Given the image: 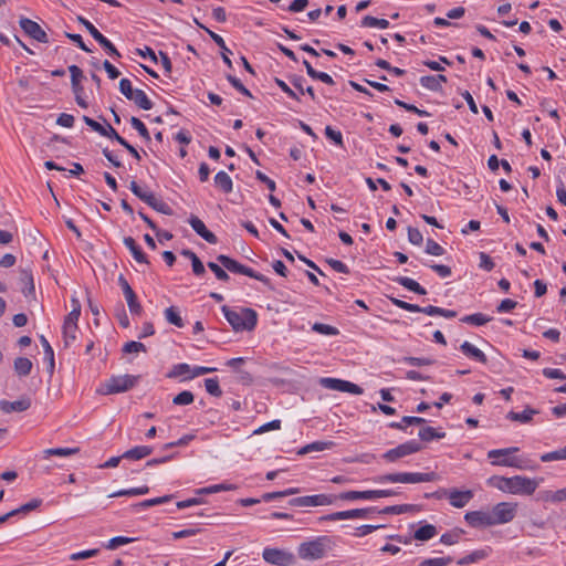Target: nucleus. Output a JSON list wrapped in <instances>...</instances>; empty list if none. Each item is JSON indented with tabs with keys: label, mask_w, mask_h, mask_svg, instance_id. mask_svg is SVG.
<instances>
[{
	"label": "nucleus",
	"mask_w": 566,
	"mask_h": 566,
	"mask_svg": "<svg viewBox=\"0 0 566 566\" xmlns=\"http://www.w3.org/2000/svg\"><path fill=\"white\" fill-rule=\"evenodd\" d=\"M335 542L332 536L321 535L311 541L303 542L297 547V555L304 560L322 559L332 551Z\"/></svg>",
	"instance_id": "f257e3e1"
},
{
	"label": "nucleus",
	"mask_w": 566,
	"mask_h": 566,
	"mask_svg": "<svg viewBox=\"0 0 566 566\" xmlns=\"http://www.w3.org/2000/svg\"><path fill=\"white\" fill-rule=\"evenodd\" d=\"M222 312L235 332L252 331L256 325L258 314L252 308H241L240 311H235L223 305Z\"/></svg>",
	"instance_id": "f03ea898"
},
{
	"label": "nucleus",
	"mask_w": 566,
	"mask_h": 566,
	"mask_svg": "<svg viewBox=\"0 0 566 566\" xmlns=\"http://www.w3.org/2000/svg\"><path fill=\"white\" fill-rule=\"evenodd\" d=\"M438 478L439 476L436 472H400L379 475L375 479V481L378 483H421L433 482L437 481Z\"/></svg>",
	"instance_id": "7ed1b4c3"
},
{
	"label": "nucleus",
	"mask_w": 566,
	"mask_h": 566,
	"mask_svg": "<svg viewBox=\"0 0 566 566\" xmlns=\"http://www.w3.org/2000/svg\"><path fill=\"white\" fill-rule=\"evenodd\" d=\"M217 261L228 271L237 274L247 275L255 279L266 285L269 289H273L271 281L261 273L255 272L253 269L239 263L237 260L231 259L228 255L219 254Z\"/></svg>",
	"instance_id": "20e7f679"
},
{
	"label": "nucleus",
	"mask_w": 566,
	"mask_h": 566,
	"mask_svg": "<svg viewBox=\"0 0 566 566\" xmlns=\"http://www.w3.org/2000/svg\"><path fill=\"white\" fill-rule=\"evenodd\" d=\"M537 486V480L522 475H515L512 478H506L503 492L511 494L531 495L536 491Z\"/></svg>",
	"instance_id": "39448f33"
},
{
	"label": "nucleus",
	"mask_w": 566,
	"mask_h": 566,
	"mask_svg": "<svg viewBox=\"0 0 566 566\" xmlns=\"http://www.w3.org/2000/svg\"><path fill=\"white\" fill-rule=\"evenodd\" d=\"M518 448H505V449H494L489 451L488 458L492 460L493 465H502V467H511L516 469H526L527 465L524 464L523 461L516 458H510L509 455L517 452Z\"/></svg>",
	"instance_id": "423d86ee"
},
{
	"label": "nucleus",
	"mask_w": 566,
	"mask_h": 566,
	"mask_svg": "<svg viewBox=\"0 0 566 566\" xmlns=\"http://www.w3.org/2000/svg\"><path fill=\"white\" fill-rule=\"evenodd\" d=\"M136 379V377L130 375L113 376L103 385V394L125 392L135 386Z\"/></svg>",
	"instance_id": "0eeeda50"
},
{
	"label": "nucleus",
	"mask_w": 566,
	"mask_h": 566,
	"mask_svg": "<svg viewBox=\"0 0 566 566\" xmlns=\"http://www.w3.org/2000/svg\"><path fill=\"white\" fill-rule=\"evenodd\" d=\"M376 513V507L353 509L348 511H339L323 515L318 518L319 522H335L350 518H368L370 514Z\"/></svg>",
	"instance_id": "6e6552de"
},
{
	"label": "nucleus",
	"mask_w": 566,
	"mask_h": 566,
	"mask_svg": "<svg viewBox=\"0 0 566 566\" xmlns=\"http://www.w3.org/2000/svg\"><path fill=\"white\" fill-rule=\"evenodd\" d=\"M78 22L90 32L94 40L113 57H120V53L114 44L104 36L87 19L83 17L77 18Z\"/></svg>",
	"instance_id": "1a4fd4ad"
},
{
	"label": "nucleus",
	"mask_w": 566,
	"mask_h": 566,
	"mask_svg": "<svg viewBox=\"0 0 566 566\" xmlns=\"http://www.w3.org/2000/svg\"><path fill=\"white\" fill-rule=\"evenodd\" d=\"M422 450V446L416 441H407L405 443L399 444L398 447L388 450L382 454V458L387 460L388 462H395L399 460L400 458L410 455L412 453L419 452Z\"/></svg>",
	"instance_id": "9d476101"
},
{
	"label": "nucleus",
	"mask_w": 566,
	"mask_h": 566,
	"mask_svg": "<svg viewBox=\"0 0 566 566\" xmlns=\"http://www.w3.org/2000/svg\"><path fill=\"white\" fill-rule=\"evenodd\" d=\"M262 557L266 563L276 566H290L295 562L292 553L279 548H264Z\"/></svg>",
	"instance_id": "9b49d317"
},
{
	"label": "nucleus",
	"mask_w": 566,
	"mask_h": 566,
	"mask_svg": "<svg viewBox=\"0 0 566 566\" xmlns=\"http://www.w3.org/2000/svg\"><path fill=\"white\" fill-rule=\"evenodd\" d=\"M321 385L331 390L349 392L353 395H361L364 391L363 388L359 387L358 385L338 378H322Z\"/></svg>",
	"instance_id": "f8f14e48"
},
{
	"label": "nucleus",
	"mask_w": 566,
	"mask_h": 566,
	"mask_svg": "<svg viewBox=\"0 0 566 566\" xmlns=\"http://www.w3.org/2000/svg\"><path fill=\"white\" fill-rule=\"evenodd\" d=\"M516 503L501 502L493 507L492 517L496 524H505L514 520L516 515Z\"/></svg>",
	"instance_id": "ddd939ff"
},
{
	"label": "nucleus",
	"mask_w": 566,
	"mask_h": 566,
	"mask_svg": "<svg viewBox=\"0 0 566 566\" xmlns=\"http://www.w3.org/2000/svg\"><path fill=\"white\" fill-rule=\"evenodd\" d=\"M20 27L32 39L42 43L49 42L45 31L35 21H32L28 18H22L20 20Z\"/></svg>",
	"instance_id": "4468645a"
},
{
	"label": "nucleus",
	"mask_w": 566,
	"mask_h": 566,
	"mask_svg": "<svg viewBox=\"0 0 566 566\" xmlns=\"http://www.w3.org/2000/svg\"><path fill=\"white\" fill-rule=\"evenodd\" d=\"M118 281H119V285L123 290V293L126 298V302H127L130 313L134 315H140L143 308H142V305L139 304V302L137 301V296H136L135 292L133 291V289L130 287V285L124 279L123 275L119 276Z\"/></svg>",
	"instance_id": "2eb2a0df"
},
{
	"label": "nucleus",
	"mask_w": 566,
	"mask_h": 566,
	"mask_svg": "<svg viewBox=\"0 0 566 566\" xmlns=\"http://www.w3.org/2000/svg\"><path fill=\"white\" fill-rule=\"evenodd\" d=\"M464 520L472 527H481V526H492L495 525V521H493L492 513L484 511H471L465 513Z\"/></svg>",
	"instance_id": "dca6fc26"
},
{
	"label": "nucleus",
	"mask_w": 566,
	"mask_h": 566,
	"mask_svg": "<svg viewBox=\"0 0 566 566\" xmlns=\"http://www.w3.org/2000/svg\"><path fill=\"white\" fill-rule=\"evenodd\" d=\"M443 494H448L450 504L453 507L462 509L464 507L473 497V492L471 490L460 491L458 489L451 490H442Z\"/></svg>",
	"instance_id": "f3484780"
},
{
	"label": "nucleus",
	"mask_w": 566,
	"mask_h": 566,
	"mask_svg": "<svg viewBox=\"0 0 566 566\" xmlns=\"http://www.w3.org/2000/svg\"><path fill=\"white\" fill-rule=\"evenodd\" d=\"M189 223L193 231H196V233L199 234L207 242L211 244H216L218 242L216 234L209 231L205 226L203 221L199 219L197 216L191 214L189 218Z\"/></svg>",
	"instance_id": "a211bd4d"
},
{
	"label": "nucleus",
	"mask_w": 566,
	"mask_h": 566,
	"mask_svg": "<svg viewBox=\"0 0 566 566\" xmlns=\"http://www.w3.org/2000/svg\"><path fill=\"white\" fill-rule=\"evenodd\" d=\"M213 367H201L197 366L191 368L188 364H179V378L180 380H189L197 376L206 375L214 371Z\"/></svg>",
	"instance_id": "6ab92c4d"
},
{
	"label": "nucleus",
	"mask_w": 566,
	"mask_h": 566,
	"mask_svg": "<svg viewBox=\"0 0 566 566\" xmlns=\"http://www.w3.org/2000/svg\"><path fill=\"white\" fill-rule=\"evenodd\" d=\"M30 406L31 401L29 398H22L15 401H0V409L6 413L25 411L30 408Z\"/></svg>",
	"instance_id": "aec40b11"
},
{
	"label": "nucleus",
	"mask_w": 566,
	"mask_h": 566,
	"mask_svg": "<svg viewBox=\"0 0 566 566\" xmlns=\"http://www.w3.org/2000/svg\"><path fill=\"white\" fill-rule=\"evenodd\" d=\"M335 495L316 494L302 496V506H324L335 502Z\"/></svg>",
	"instance_id": "412c9836"
},
{
	"label": "nucleus",
	"mask_w": 566,
	"mask_h": 566,
	"mask_svg": "<svg viewBox=\"0 0 566 566\" xmlns=\"http://www.w3.org/2000/svg\"><path fill=\"white\" fill-rule=\"evenodd\" d=\"M196 23L205 29L207 31V33L210 35V38L213 40V42L218 45V46H221V56H222V60L223 62L228 65V67H232V61L230 60L229 55L231 53V51L227 48L226 45V42L224 40L222 39V36H220L219 34L212 32L211 30L207 29L206 27H203L202 24H200L197 20H196Z\"/></svg>",
	"instance_id": "4be33fe9"
},
{
	"label": "nucleus",
	"mask_w": 566,
	"mask_h": 566,
	"mask_svg": "<svg viewBox=\"0 0 566 566\" xmlns=\"http://www.w3.org/2000/svg\"><path fill=\"white\" fill-rule=\"evenodd\" d=\"M537 413H539L537 409L527 406L522 412L510 411L506 415V419L521 423H530Z\"/></svg>",
	"instance_id": "5701e85b"
},
{
	"label": "nucleus",
	"mask_w": 566,
	"mask_h": 566,
	"mask_svg": "<svg viewBox=\"0 0 566 566\" xmlns=\"http://www.w3.org/2000/svg\"><path fill=\"white\" fill-rule=\"evenodd\" d=\"M460 349L465 356L471 357L482 364H486L488 361L485 354L469 342L462 343Z\"/></svg>",
	"instance_id": "b1692460"
},
{
	"label": "nucleus",
	"mask_w": 566,
	"mask_h": 566,
	"mask_svg": "<svg viewBox=\"0 0 566 566\" xmlns=\"http://www.w3.org/2000/svg\"><path fill=\"white\" fill-rule=\"evenodd\" d=\"M180 254L190 259L192 272L196 276H202L206 274L205 265L195 252L189 249H184Z\"/></svg>",
	"instance_id": "393cba45"
},
{
	"label": "nucleus",
	"mask_w": 566,
	"mask_h": 566,
	"mask_svg": "<svg viewBox=\"0 0 566 566\" xmlns=\"http://www.w3.org/2000/svg\"><path fill=\"white\" fill-rule=\"evenodd\" d=\"M336 499L343 501H355V500H374L373 490L367 491H346L342 492L338 495H335Z\"/></svg>",
	"instance_id": "a878e982"
},
{
	"label": "nucleus",
	"mask_w": 566,
	"mask_h": 566,
	"mask_svg": "<svg viewBox=\"0 0 566 566\" xmlns=\"http://www.w3.org/2000/svg\"><path fill=\"white\" fill-rule=\"evenodd\" d=\"M124 244L130 251L136 262L147 263L145 253L132 237L124 238Z\"/></svg>",
	"instance_id": "bb28decb"
},
{
	"label": "nucleus",
	"mask_w": 566,
	"mask_h": 566,
	"mask_svg": "<svg viewBox=\"0 0 566 566\" xmlns=\"http://www.w3.org/2000/svg\"><path fill=\"white\" fill-rule=\"evenodd\" d=\"M335 446L333 441H315L301 448L297 454H307L310 452H319L327 449H332Z\"/></svg>",
	"instance_id": "cd10ccee"
},
{
	"label": "nucleus",
	"mask_w": 566,
	"mask_h": 566,
	"mask_svg": "<svg viewBox=\"0 0 566 566\" xmlns=\"http://www.w3.org/2000/svg\"><path fill=\"white\" fill-rule=\"evenodd\" d=\"M214 185L224 193H230L233 189L232 179L226 171H219L214 176Z\"/></svg>",
	"instance_id": "c85d7f7f"
},
{
	"label": "nucleus",
	"mask_w": 566,
	"mask_h": 566,
	"mask_svg": "<svg viewBox=\"0 0 566 566\" xmlns=\"http://www.w3.org/2000/svg\"><path fill=\"white\" fill-rule=\"evenodd\" d=\"M394 281L416 294L424 295L427 293V291L418 282L410 277L398 276Z\"/></svg>",
	"instance_id": "c756f323"
},
{
	"label": "nucleus",
	"mask_w": 566,
	"mask_h": 566,
	"mask_svg": "<svg viewBox=\"0 0 566 566\" xmlns=\"http://www.w3.org/2000/svg\"><path fill=\"white\" fill-rule=\"evenodd\" d=\"M153 449L147 446H138L123 453L122 458L129 460H140L151 453Z\"/></svg>",
	"instance_id": "7c9ffc66"
},
{
	"label": "nucleus",
	"mask_w": 566,
	"mask_h": 566,
	"mask_svg": "<svg viewBox=\"0 0 566 566\" xmlns=\"http://www.w3.org/2000/svg\"><path fill=\"white\" fill-rule=\"evenodd\" d=\"M129 101H133L142 109L149 111L153 108V102L143 90L136 88Z\"/></svg>",
	"instance_id": "2f4dec72"
},
{
	"label": "nucleus",
	"mask_w": 566,
	"mask_h": 566,
	"mask_svg": "<svg viewBox=\"0 0 566 566\" xmlns=\"http://www.w3.org/2000/svg\"><path fill=\"white\" fill-rule=\"evenodd\" d=\"M437 535V528L432 524H426L420 526L413 534L417 541H429Z\"/></svg>",
	"instance_id": "473e14b6"
},
{
	"label": "nucleus",
	"mask_w": 566,
	"mask_h": 566,
	"mask_svg": "<svg viewBox=\"0 0 566 566\" xmlns=\"http://www.w3.org/2000/svg\"><path fill=\"white\" fill-rule=\"evenodd\" d=\"M488 556H489L488 549H476V551L472 552L471 554L460 558L458 560V564L461 566H465V565L482 560V559L486 558Z\"/></svg>",
	"instance_id": "72a5a7b5"
},
{
	"label": "nucleus",
	"mask_w": 566,
	"mask_h": 566,
	"mask_svg": "<svg viewBox=\"0 0 566 566\" xmlns=\"http://www.w3.org/2000/svg\"><path fill=\"white\" fill-rule=\"evenodd\" d=\"M418 436L420 440L424 442L432 441L434 439H442L446 437L444 432H440L432 427H423L419 430Z\"/></svg>",
	"instance_id": "f704fd0d"
},
{
	"label": "nucleus",
	"mask_w": 566,
	"mask_h": 566,
	"mask_svg": "<svg viewBox=\"0 0 566 566\" xmlns=\"http://www.w3.org/2000/svg\"><path fill=\"white\" fill-rule=\"evenodd\" d=\"M32 369V361L27 357H18L14 360V370L19 376H28Z\"/></svg>",
	"instance_id": "c9c22d12"
},
{
	"label": "nucleus",
	"mask_w": 566,
	"mask_h": 566,
	"mask_svg": "<svg viewBox=\"0 0 566 566\" xmlns=\"http://www.w3.org/2000/svg\"><path fill=\"white\" fill-rule=\"evenodd\" d=\"M424 314L429 316H443L446 318H453L457 316V312L452 310H446L442 307L428 305L424 307Z\"/></svg>",
	"instance_id": "e433bc0d"
},
{
	"label": "nucleus",
	"mask_w": 566,
	"mask_h": 566,
	"mask_svg": "<svg viewBox=\"0 0 566 566\" xmlns=\"http://www.w3.org/2000/svg\"><path fill=\"white\" fill-rule=\"evenodd\" d=\"M78 451H80L78 448H52V449H45L43 451V457L45 459L51 455L70 457V455L78 453Z\"/></svg>",
	"instance_id": "4c0bfd02"
},
{
	"label": "nucleus",
	"mask_w": 566,
	"mask_h": 566,
	"mask_svg": "<svg viewBox=\"0 0 566 566\" xmlns=\"http://www.w3.org/2000/svg\"><path fill=\"white\" fill-rule=\"evenodd\" d=\"M234 489H235V486L232 484L221 483V484H216V485H211V486H207V488L197 489L195 491V493H196V495H207V494L218 493L221 491H230V490H234Z\"/></svg>",
	"instance_id": "58836bf2"
},
{
	"label": "nucleus",
	"mask_w": 566,
	"mask_h": 566,
	"mask_svg": "<svg viewBox=\"0 0 566 566\" xmlns=\"http://www.w3.org/2000/svg\"><path fill=\"white\" fill-rule=\"evenodd\" d=\"M129 189L136 197H138L140 200H143L147 205L153 200V198L155 196L153 192L143 189L136 181L130 182Z\"/></svg>",
	"instance_id": "ea45409f"
},
{
	"label": "nucleus",
	"mask_w": 566,
	"mask_h": 566,
	"mask_svg": "<svg viewBox=\"0 0 566 566\" xmlns=\"http://www.w3.org/2000/svg\"><path fill=\"white\" fill-rule=\"evenodd\" d=\"M77 324H63V339L65 346H70L76 339Z\"/></svg>",
	"instance_id": "a19ab883"
},
{
	"label": "nucleus",
	"mask_w": 566,
	"mask_h": 566,
	"mask_svg": "<svg viewBox=\"0 0 566 566\" xmlns=\"http://www.w3.org/2000/svg\"><path fill=\"white\" fill-rule=\"evenodd\" d=\"M492 318L482 314V313H474L471 315L463 316L461 318V322L475 325V326H482L486 323H489Z\"/></svg>",
	"instance_id": "79ce46f5"
},
{
	"label": "nucleus",
	"mask_w": 566,
	"mask_h": 566,
	"mask_svg": "<svg viewBox=\"0 0 566 566\" xmlns=\"http://www.w3.org/2000/svg\"><path fill=\"white\" fill-rule=\"evenodd\" d=\"M71 304H72V311L65 317L64 323L77 324L80 315H81L80 301L75 296H73L71 298Z\"/></svg>",
	"instance_id": "37998d69"
},
{
	"label": "nucleus",
	"mask_w": 566,
	"mask_h": 566,
	"mask_svg": "<svg viewBox=\"0 0 566 566\" xmlns=\"http://www.w3.org/2000/svg\"><path fill=\"white\" fill-rule=\"evenodd\" d=\"M361 25L367 28L386 29L389 27V21L386 19H378L371 15H365L361 20Z\"/></svg>",
	"instance_id": "c03bdc74"
},
{
	"label": "nucleus",
	"mask_w": 566,
	"mask_h": 566,
	"mask_svg": "<svg viewBox=\"0 0 566 566\" xmlns=\"http://www.w3.org/2000/svg\"><path fill=\"white\" fill-rule=\"evenodd\" d=\"M390 301L394 305H396L397 307H399L401 310H405L408 312H413V313H424V307H421L417 304H411V303H408V302H405V301H401V300L395 298V297H390Z\"/></svg>",
	"instance_id": "a18cd8bd"
},
{
	"label": "nucleus",
	"mask_w": 566,
	"mask_h": 566,
	"mask_svg": "<svg viewBox=\"0 0 566 566\" xmlns=\"http://www.w3.org/2000/svg\"><path fill=\"white\" fill-rule=\"evenodd\" d=\"M411 510H412V505L401 504V505L386 506L382 510L376 509V513H379V514H403Z\"/></svg>",
	"instance_id": "49530a36"
},
{
	"label": "nucleus",
	"mask_w": 566,
	"mask_h": 566,
	"mask_svg": "<svg viewBox=\"0 0 566 566\" xmlns=\"http://www.w3.org/2000/svg\"><path fill=\"white\" fill-rule=\"evenodd\" d=\"M566 460V447L541 455L542 462Z\"/></svg>",
	"instance_id": "de8ad7c7"
},
{
	"label": "nucleus",
	"mask_w": 566,
	"mask_h": 566,
	"mask_svg": "<svg viewBox=\"0 0 566 566\" xmlns=\"http://www.w3.org/2000/svg\"><path fill=\"white\" fill-rule=\"evenodd\" d=\"M420 84L430 91L440 92L442 90V85H440L434 75H426L420 77Z\"/></svg>",
	"instance_id": "09e8293b"
},
{
	"label": "nucleus",
	"mask_w": 566,
	"mask_h": 566,
	"mask_svg": "<svg viewBox=\"0 0 566 566\" xmlns=\"http://www.w3.org/2000/svg\"><path fill=\"white\" fill-rule=\"evenodd\" d=\"M205 387L208 394H210L213 397H221L222 390L219 386L218 378H208L205 380Z\"/></svg>",
	"instance_id": "8fccbe9b"
},
{
	"label": "nucleus",
	"mask_w": 566,
	"mask_h": 566,
	"mask_svg": "<svg viewBox=\"0 0 566 566\" xmlns=\"http://www.w3.org/2000/svg\"><path fill=\"white\" fill-rule=\"evenodd\" d=\"M312 329L318 334L328 336H335L339 334V331L336 327L323 323L313 324Z\"/></svg>",
	"instance_id": "3c124183"
},
{
	"label": "nucleus",
	"mask_w": 566,
	"mask_h": 566,
	"mask_svg": "<svg viewBox=\"0 0 566 566\" xmlns=\"http://www.w3.org/2000/svg\"><path fill=\"white\" fill-rule=\"evenodd\" d=\"M153 209L165 214H172V209L161 199L154 196L153 200L148 203Z\"/></svg>",
	"instance_id": "603ef678"
},
{
	"label": "nucleus",
	"mask_w": 566,
	"mask_h": 566,
	"mask_svg": "<svg viewBox=\"0 0 566 566\" xmlns=\"http://www.w3.org/2000/svg\"><path fill=\"white\" fill-rule=\"evenodd\" d=\"M453 562L450 556L447 557H434L422 560L418 566H447Z\"/></svg>",
	"instance_id": "864d4df0"
},
{
	"label": "nucleus",
	"mask_w": 566,
	"mask_h": 566,
	"mask_svg": "<svg viewBox=\"0 0 566 566\" xmlns=\"http://www.w3.org/2000/svg\"><path fill=\"white\" fill-rule=\"evenodd\" d=\"M133 541H134V538H130V537L116 536V537L111 538L107 542V544L105 545V547L107 549H116V548H118L122 545H126V544L132 543Z\"/></svg>",
	"instance_id": "5fc2aeb1"
},
{
	"label": "nucleus",
	"mask_w": 566,
	"mask_h": 566,
	"mask_svg": "<svg viewBox=\"0 0 566 566\" xmlns=\"http://www.w3.org/2000/svg\"><path fill=\"white\" fill-rule=\"evenodd\" d=\"M130 124L133 128H135L139 135L145 138L146 140L150 139L149 133L145 124L137 117H130Z\"/></svg>",
	"instance_id": "6e6d98bb"
},
{
	"label": "nucleus",
	"mask_w": 566,
	"mask_h": 566,
	"mask_svg": "<svg viewBox=\"0 0 566 566\" xmlns=\"http://www.w3.org/2000/svg\"><path fill=\"white\" fill-rule=\"evenodd\" d=\"M426 252L431 255H442L444 253V249L434 240L428 239L426 242Z\"/></svg>",
	"instance_id": "4d7b16f0"
},
{
	"label": "nucleus",
	"mask_w": 566,
	"mask_h": 566,
	"mask_svg": "<svg viewBox=\"0 0 566 566\" xmlns=\"http://www.w3.org/2000/svg\"><path fill=\"white\" fill-rule=\"evenodd\" d=\"M42 501L39 499H33L30 502L21 505L20 507L13 510L15 512V515L18 514H27L35 509H38L41 505Z\"/></svg>",
	"instance_id": "13d9d810"
},
{
	"label": "nucleus",
	"mask_w": 566,
	"mask_h": 566,
	"mask_svg": "<svg viewBox=\"0 0 566 566\" xmlns=\"http://www.w3.org/2000/svg\"><path fill=\"white\" fill-rule=\"evenodd\" d=\"M275 84L291 98L300 102V95L293 91L283 80L275 77L274 78Z\"/></svg>",
	"instance_id": "bf43d9fd"
},
{
	"label": "nucleus",
	"mask_w": 566,
	"mask_h": 566,
	"mask_svg": "<svg viewBox=\"0 0 566 566\" xmlns=\"http://www.w3.org/2000/svg\"><path fill=\"white\" fill-rule=\"evenodd\" d=\"M395 104L398 105L399 107H402L407 112L417 114L418 116H429L430 115L427 111L419 109L417 106H415L412 104L405 103L403 101H400V99H395Z\"/></svg>",
	"instance_id": "052dcab7"
},
{
	"label": "nucleus",
	"mask_w": 566,
	"mask_h": 566,
	"mask_svg": "<svg viewBox=\"0 0 566 566\" xmlns=\"http://www.w3.org/2000/svg\"><path fill=\"white\" fill-rule=\"evenodd\" d=\"M208 268L214 273L216 277L222 282L229 281V274L217 263L208 262Z\"/></svg>",
	"instance_id": "680f3d73"
},
{
	"label": "nucleus",
	"mask_w": 566,
	"mask_h": 566,
	"mask_svg": "<svg viewBox=\"0 0 566 566\" xmlns=\"http://www.w3.org/2000/svg\"><path fill=\"white\" fill-rule=\"evenodd\" d=\"M325 135L328 139L333 140L337 146L343 147V135L339 130H335L331 126H326Z\"/></svg>",
	"instance_id": "e2e57ef3"
},
{
	"label": "nucleus",
	"mask_w": 566,
	"mask_h": 566,
	"mask_svg": "<svg viewBox=\"0 0 566 566\" xmlns=\"http://www.w3.org/2000/svg\"><path fill=\"white\" fill-rule=\"evenodd\" d=\"M227 80L230 82V84L235 88L238 90L240 93H242L243 95L248 96V97H252V94L251 92L241 83V81L239 78H237L235 76L231 75V74H228L227 75Z\"/></svg>",
	"instance_id": "0e129e2a"
},
{
	"label": "nucleus",
	"mask_w": 566,
	"mask_h": 566,
	"mask_svg": "<svg viewBox=\"0 0 566 566\" xmlns=\"http://www.w3.org/2000/svg\"><path fill=\"white\" fill-rule=\"evenodd\" d=\"M135 90L136 88H133L132 82L128 78H122L119 81V91L127 99L133 96Z\"/></svg>",
	"instance_id": "69168bd1"
},
{
	"label": "nucleus",
	"mask_w": 566,
	"mask_h": 566,
	"mask_svg": "<svg viewBox=\"0 0 566 566\" xmlns=\"http://www.w3.org/2000/svg\"><path fill=\"white\" fill-rule=\"evenodd\" d=\"M145 350H146L145 345L143 343L135 342V340L126 343L123 347V352L126 354L139 353V352H145Z\"/></svg>",
	"instance_id": "338daca9"
},
{
	"label": "nucleus",
	"mask_w": 566,
	"mask_h": 566,
	"mask_svg": "<svg viewBox=\"0 0 566 566\" xmlns=\"http://www.w3.org/2000/svg\"><path fill=\"white\" fill-rule=\"evenodd\" d=\"M408 240L413 245H420L423 241V237L422 233L417 228L409 227Z\"/></svg>",
	"instance_id": "774afa93"
}]
</instances>
